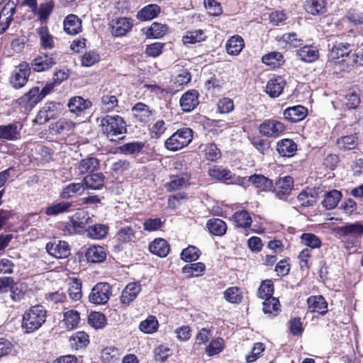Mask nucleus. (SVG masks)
I'll return each instance as SVG.
<instances>
[{"label":"nucleus","instance_id":"1","mask_svg":"<svg viewBox=\"0 0 363 363\" xmlns=\"http://www.w3.org/2000/svg\"><path fill=\"white\" fill-rule=\"evenodd\" d=\"M48 311L41 304H36L26 310L22 316L21 328L25 334L38 330L46 322Z\"/></svg>","mask_w":363,"mask_h":363},{"label":"nucleus","instance_id":"2","mask_svg":"<svg viewBox=\"0 0 363 363\" xmlns=\"http://www.w3.org/2000/svg\"><path fill=\"white\" fill-rule=\"evenodd\" d=\"M55 86L57 85L55 82H51L46 84L41 91H40L38 86H33L27 93L16 99V104L17 107L23 113L30 111L40 101L54 90Z\"/></svg>","mask_w":363,"mask_h":363},{"label":"nucleus","instance_id":"3","mask_svg":"<svg viewBox=\"0 0 363 363\" xmlns=\"http://www.w3.org/2000/svg\"><path fill=\"white\" fill-rule=\"evenodd\" d=\"M336 234L341 239L344 247L351 250L361 243L363 237V222L346 223L335 230Z\"/></svg>","mask_w":363,"mask_h":363},{"label":"nucleus","instance_id":"4","mask_svg":"<svg viewBox=\"0 0 363 363\" xmlns=\"http://www.w3.org/2000/svg\"><path fill=\"white\" fill-rule=\"evenodd\" d=\"M100 126L102 133L111 140L115 137L123 135L127 132V125L124 118L118 115H106L101 120Z\"/></svg>","mask_w":363,"mask_h":363},{"label":"nucleus","instance_id":"5","mask_svg":"<svg viewBox=\"0 0 363 363\" xmlns=\"http://www.w3.org/2000/svg\"><path fill=\"white\" fill-rule=\"evenodd\" d=\"M194 133V130L190 128H179L165 140L164 146L170 152L181 150L192 142Z\"/></svg>","mask_w":363,"mask_h":363},{"label":"nucleus","instance_id":"6","mask_svg":"<svg viewBox=\"0 0 363 363\" xmlns=\"http://www.w3.org/2000/svg\"><path fill=\"white\" fill-rule=\"evenodd\" d=\"M90 219L86 212H77L74 215L69 217L67 222L61 224L59 228L62 235L71 236L77 234H82L86 228L88 220Z\"/></svg>","mask_w":363,"mask_h":363},{"label":"nucleus","instance_id":"7","mask_svg":"<svg viewBox=\"0 0 363 363\" xmlns=\"http://www.w3.org/2000/svg\"><path fill=\"white\" fill-rule=\"evenodd\" d=\"M90 219L86 212H77L74 215L69 217L67 222L61 224L59 228L62 235L71 236L77 234H82L86 228L88 220Z\"/></svg>","mask_w":363,"mask_h":363},{"label":"nucleus","instance_id":"8","mask_svg":"<svg viewBox=\"0 0 363 363\" xmlns=\"http://www.w3.org/2000/svg\"><path fill=\"white\" fill-rule=\"evenodd\" d=\"M90 219L86 212H77L74 215L69 217L67 222L61 224L59 228L62 235L71 236L77 234H82L86 228L88 220Z\"/></svg>","mask_w":363,"mask_h":363},{"label":"nucleus","instance_id":"9","mask_svg":"<svg viewBox=\"0 0 363 363\" xmlns=\"http://www.w3.org/2000/svg\"><path fill=\"white\" fill-rule=\"evenodd\" d=\"M113 287L108 282H98L91 289L88 301L94 306L106 304L112 296Z\"/></svg>","mask_w":363,"mask_h":363},{"label":"nucleus","instance_id":"10","mask_svg":"<svg viewBox=\"0 0 363 363\" xmlns=\"http://www.w3.org/2000/svg\"><path fill=\"white\" fill-rule=\"evenodd\" d=\"M286 130L285 125L274 118L264 120L258 126L259 133L267 138H277Z\"/></svg>","mask_w":363,"mask_h":363},{"label":"nucleus","instance_id":"11","mask_svg":"<svg viewBox=\"0 0 363 363\" xmlns=\"http://www.w3.org/2000/svg\"><path fill=\"white\" fill-rule=\"evenodd\" d=\"M294 186V178L291 176H284L278 177L275 182H273L272 192L277 198L286 201L291 195Z\"/></svg>","mask_w":363,"mask_h":363},{"label":"nucleus","instance_id":"12","mask_svg":"<svg viewBox=\"0 0 363 363\" xmlns=\"http://www.w3.org/2000/svg\"><path fill=\"white\" fill-rule=\"evenodd\" d=\"M30 74V64L26 62H23L20 63L18 66L16 67L13 71L9 79V82L14 89H21L27 84Z\"/></svg>","mask_w":363,"mask_h":363},{"label":"nucleus","instance_id":"13","mask_svg":"<svg viewBox=\"0 0 363 363\" xmlns=\"http://www.w3.org/2000/svg\"><path fill=\"white\" fill-rule=\"evenodd\" d=\"M170 181L164 184L167 192H173L186 189L191 185V174L184 171L177 174H171Z\"/></svg>","mask_w":363,"mask_h":363},{"label":"nucleus","instance_id":"14","mask_svg":"<svg viewBox=\"0 0 363 363\" xmlns=\"http://www.w3.org/2000/svg\"><path fill=\"white\" fill-rule=\"evenodd\" d=\"M55 55V53L50 55L42 53L38 55L31 61L30 69L32 68L36 72H42L51 69L57 63Z\"/></svg>","mask_w":363,"mask_h":363},{"label":"nucleus","instance_id":"15","mask_svg":"<svg viewBox=\"0 0 363 363\" xmlns=\"http://www.w3.org/2000/svg\"><path fill=\"white\" fill-rule=\"evenodd\" d=\"M76 125V123L72 119L60 118L50 125V130L55 135L66 137L71 135L74 133Z\"/></svg>","mask_w":363,"mask_h":363},{"label":"nucleus","instance_id":"16","mask_svg":"<svg viewBox=\"0 0 363 363\" xmlns=\"http://www.w3.org/2000/svg\"><path fill=\"white\" fill-rule=\"evenodd\" d=\"M134 26V20L128 17H119L113 21L111 34L115 37H123L130 33Z\"/></svg>","mask_w":363,"mask_h":363},{"label":"nucleus","instance_id":"17","mask_svg":"<svg viewBox=\"0 0 363 363\" xmlns=\"http://www.w3.org/2000/svg\"><path fill=\"white\" fill-rule=\"evenodd\" d=\"M199 104V93L196 89H189L184 92L180 99L179 106L184 113L194 110Z\"/></svg>","mask_w":363,"mask_h":363},{"label":"nucleus","instance_id":"18","mask_svg":"<svg viewBox=\"0 0 363 363\" xmlns=\"http://www.w3.org/2000/svg\"><path fill=\"white\" fill-rule=\"evenodd\" d=\"M142 290L140 282H130L123 289L120 296V303L123 308H127L136 299Z\"/></svg>","mask_w":363,"mask_h":363},{"label":"nucleus","instance_id":"19","mask_svg":"<svg viewBox=\"0 0 363 363\" xmlns=\"http://www.w3.org/2000/svg\"><path fill=\"white\" fill-rule=\"evenodd\" d=\"M45 248L49 255L57 259H64L70 255L69 245L67 242L64 240L49 242Z\"/></svg>","mask_w":363,"mask_h":363},{"label":"nucleus","instance_id":"20","mask_svg":"<svg viewBox=\"0 0 363 363\" xmlns=\"http://www.w3.org/2000/svg\"><path fill=\"white\" fill-rule=\"evenodd\" d=\"M134 119L141 123H148L153 116L155 110L143 102L136 103L131 108Z\"/></svg>","mask_w":363,"mask_h":363},{"label":"nucleus","instance_id":"21","mask_svg":"<svg viewBox=\"0 0 363 363\" xmlns=\"http://www.w3.org/2000/svg\"><path fill=\"white\" fill-rule=\"evenodd\" d=\"M16 11V5L13 2H8L4 6L0 11V34H4L9 29L13 21Z\"/></svg>","mask_w":363,"mask_h":363},{"label":"nucleus","instance_id":"22","mask_svg":"<svg viewBox=\"0 0 363 363\" xmlns=\"http://www.w3.org/2000/svg\"><path fill=\"white\" fill-rule=\"evenodd\" d=\"M310 313L325 315L328 311V302L322 295L310 296L306 301Z\"/></svg>","mask_w":363,"mask_h":363},{"label":"nucleus","instance_id":"23","mask_svg":"<svg viewBox=\"0 0 363 363\" xmlns=\"http://www.w3.org/2000/svg\"><path fill=\"white\" fill-rule=\"evenodd\" d=\"M307 115V108L301 105L289 107L283 112L284 119L291 123H296L303 121Z\"/></svg>","mask_w":363,"mask_h":363},{"label":"nucleus","instance_id":"24","mask_svg":"<svg viewBox=\"0 0 363 363\" xmlns=\"http://www.w3.org/2000/svg\"><path fill=\"white\" fill-rule=\"evenodd\" d=\"M351 47L352 45L348 43H335L329 51L330 60L339 64L340 60L345 57H348L352 51Z\"/></svg>","mask_w":363,"mask_h":363},{"label":"nucleus","instance_id":"25","mask_svg":"<svg viewBox=\"0 0 363 363\" xmlns=\"http://www.w3.org/2000/svg\"><path fill=\"white\" fill-rule=\"evenodd\" d=\"M286 82L281 76H274L269 79L265 86V92L271 98L279 96L286 86Z\"/></svg>","mask_w":363,"mask_h":363},{"label":"nucleus","instance_id":"26","mask_svg":"<svg viewBox=\"0 0 363 363\" xmlns=\"http://www.w3.org/2000/svg\"><path fill=\"white\" fill-rule=\"evenodd\" d=\"M149 251L161 258L166 257L170 252V245L164 238H156L148 245Z\"/></svg>","mask_w":363,"mask_h":363},{"label":"nucleus","instance_id":"27","mask_svg":"<svg viewBox=\"0 0 363 363\" xmlns=\"http://www.w3.org/2000/svg\"><path fill=\"white\" fill-rule=\"evenodd\" d=\"M105 176L101 172L91 173L85 176L82 182L85 189L100 190L105 184Z\"/></svg>","mask_w":363,"mask_h":363},{"label":"nucleus","instance_id":"28","mask_svg":"<svg viewBox=\"0 0 363 363\" xmlns=\"http://www.w3.org/2000/svg\"><path fill=\"white\" fill-rule=\"evenodd\" d=\"M296 55L302 62H313L319 58V50L313 45H303L296 50Z\"/></svg>","mask_w":363,"mask_h":363},{"label":"nucleus","instance_id":"29","mask_svg":"<svg viewBox=\"0 0 363 363\" xmlns=\"http://www.w3.org/2000/svg\"><path fill=\"white\" fill-rule=\"evenodd\" d=\"M65 32L70 35H75L82 31V21L75 14L67 15L63 21Z\"/></svg>","mask_w":363,"mask_h":363},{"label":"nucleus","instance_id":"30","mask_svg":"<svg viewBox=\"0 0 363 363\" xmlns=\"http://www.w3.org/2000/svg\"><path fill=\"white\" fill-rule=\"evenodd\" d=\"M100 168V161L96 157L88 156L82 159L77 164L79 174L84 175L96 172Z\"/></svg>","mask_w":363,"mask_h":363},{"label":"nucleus","instance_id":"31","mask_svg":"<svg viewBox=\"0 0 363 363\" xmlns=\"http://www.w3.org/2000/svg\"><path fill=\"white\" fill-rule=\"evenodd\" d=\"M276 150L281 157H291L297 152V144L292 139L284 138L277 143Z\"/></svg>","mask_w":363,"mask_h":363},{"label":"nucleus","instance_id":"32","mask_svg":"<svg viewBox=\"0 0 363 363\" xmlns=\"http://www.w3.org/2000/svg\"><path fill=\"white\" fill-rule=\"evenodd\" d=\"M92 106V103L89 99H84L83 97L76 96L70 98L67 103V106L70 112L79 116L82 112L89 109Z\"/></svg>","mask_w":363,"mask_h":363},{"label":"nucleus","instance_id":"33","mask_svg":"<svg viewBox=\"0 0 363 363\" xmlns=\"http://www.w3.org/2000/svg\"><path fill=\"white\" fill-rule=\"evenodd\" d=\"M162 12L161 7L156 4H150L140 9L136 18L140 21H151L157 18Z\"/></svg>","mask_w":363,"mask_h":363},{"label":"nucleus","instance_id":"34","mask_svg":"<svg viewBox=\"0 0 363 363\" xmlns=\"http://www.w3.org/2000/svg\"><path fill=\"white\" fill-rule=\"evenodd\" d=\"M303 9L311 15L322 16L327 12V1L326 0H306Z\"/></svg>","mask_w":363,"mask_h":363},{"label":"nucleus","instance_id":"35","mask_svg":"<svg viewBox=\"0 0 363 363\" xmlns=\"http://www.w3.org/2000/svg\"><path fill=\"white\" fill-rule=\"evenodd\" d=\"M106 250L99 245H91L85 252L87 262L91 263H101L106 260Z\"/></svg>","mask_w":363,"mask_h":363},{"label":"nucleus","instance_id":"36","mask_svg":"<svg viewBox=\"0 0 363 363\" xmlns=\"http://www.w3.org/2000/svg\"><path fill=\"white\" fill-rule=\"evenodd\" d=\"M345 104L348 109L357 108L361 103V90L357 86H352L346 91Z\"/></svg>","mask_w":363,"mask_h":363},{"label":"nucleus","instance_id":"37","mask_svg":"<svg viewBox=\"0 0 363 363\" xmlns=\"http://www.w3.org/2000/svg\"><path fill=\"white\" fill-rule=\"evenodd\" d=\"M72 207V202L63 199V201L54 203L45 208V213L48 216H56L70 212Z\"/></svg>","mask_w":363,"mask_h":363},{"label":"nucleus","instance_id":"38","mask_svg":"<svg viewBox=\"0 0 363 363\" xmlns=\"http://www.w3.org/2000/svg\"><path fill=\"white\" fill-rule=\"evenodd\" d=\"M262 62L274 69L281 67L285 63L283 54L277 51H272L262 57Z\"/></svg>","mask_w":363,"mask_h":363},{"label":"nucleus","instance_id":"39","mask_svg":"<svg viewBox=\"0 0 363 363\" xmlns=\"http://www.w3.org/2000/svg\"><path fill=\"white\" fill-rule=\"evenodd\" d=\"M67 292L72 301H80L83 296L82 281L78 277H70L68 283Z\"/></svg>","mask_w":363,"mask_h":363},{"label":"nucleus","instance_id":"40","mask_svg":"<svg viewBox=\"0 0 363 363\" xmlns=\"http://www.w3.org/2000/svg\"><path fill=\"white\" fill-rule=\"evenodd\" d=\"M245 47L243 38L239 35L231 36L225 43L226 52L232 56L238 55Z\"/></svg>","mask_w":363,"mask_h":363},{"label":"nucleus","instance_id":"41","mask_svg":"<svg viewBox=\"0 0 363 363\" xmlns=\"http://www.w3.org/2000/svg\"><path fill=\"white\" fill-rule=\"evenodd\" d=\"M232 220L236 227L245 230L250 228L252 222L250 214L245 209L235 211L232 216Z\"/></svg>","mask_w":363,"mask_h":363},{"label":"nucleus","instance_id":"42","mask_svg":"<svg viewBox=\"0 0 363 363\" xmlns=\"http://www.w3.org/2000/svg\"><path fill=\"white\" fill-rule=\"evenodd\" d=\"M259 135H252L248 137L250 144L262 155H266L271 149L272 143L267 138Z\"/></svg>","mask_w":363,"mask_h":363},{"label":"nucleus","instance_id":"43","mask_svg":"<svg viewBox=\"0 0 363 363\" xmlns=\"http://www.w3.org/2000/svg\"><path fill=\"white\" fill-rule=\"evenodd\" d=\"M262 306L263 313L271 318L277 316L281 312V304L276 297L264 299Z\"/></svg>","mask_w":363,"mask_h":363},{"label":"nucleus","instance_id":"44","mask_svg":"<svg viewBox=\"0 0 363 363\" xmlns=\"http://www.w3.org/2000/svg\"><path fill=\"white\" fill-rule=\"evenodd\" d=\"M248 181L262 191H271L273 187V181L262 174H255L249 177Z\"/></svg>","mask_w":363,"mask_h":363},{"label":"nucleus","instance_id":"45","mask_svg":"<svg viewBox=\"0 0 363 363\" xmlns=\"http://www.w3.org/2000/svg\"><path fill=\"white\" fill-rule=\"evenodd\" d=\"M84 190V188L82 182L69 183L62 189L60 193V198L68 200L72 198L74 195H82Z\"/></svg>","mask_w":363,"mask_h":363},{"label":"nucleus","instance_id":"46","mask_svg":"<svg viewBox=\"0 0 363 363\" xmlns=\"http://www.w3.org/2000/svg\"><path fill=\"white\" fill-rule=\"evenodd\" d=\"M206 228L209 233L216 236H222L227 231V224L222 219L212 218L208 220Z\"/></svg>","mask_w":363,"mask_h":363},{"label":"nucleus","instance_id":"47","mask_svg":"<svg viewBox=\"0 0 363 363\" xmlns=\"http://www.w3.org/2000/svg\"><path fill=\"white\" fill-rule=\"evenodd\" d=\"M186 264L182 269V272L186 274V278L203 276L206 271V265L203 262H196Z\"/></svg>","mask_w":363,"mask_h":363},{"label":"nucleus","instance_id":"48","mask_svg":"<svg viewBox=\"0 0 363 363\" xmlns=\"http://www.w3.org/2000/svg\"><path fill=\"white\" fill-rule=\"evenodd\" d=\"M208 174L212 179L218 181H228L233 179L232 172L222 166L214 165L213 167L209 168Z\"/></svg>","mask_w":363,"mask_h":363},{"label":"nucleus","instance_id":"49","mask_svg":"<svg viewBox=\"0 0 363 363\" xmlns=\"http://www.w3.org/2000/svg\"><path fill=\"white\" fill-rule=\"evenodd\" d=\"M315 195H317V194L315 192L313 189L307 187L298 194L297 199L301 206L303 207H309L316 203Z\"/></svg>","mask_w":363,"mask_h":363},{"label":"nucleus","instance_id":"50","mask_svg":"<svg viewBox=\"0 0 363 363\" xmlns=\"http://www.w3.org/2000/svg\"><path fill=\"white\" fill-rule=\"evenodd\" d=\"M169 27L167 24L153 22L147 29L146 35L148 38H162L167 33Z\"/></svg>","mask_w":363,"mask_h":363},{"label":"nucleus","instance_id":"51","mask_svg":"<svg viewBox=\"0 0 363 363\" xmlns=\"http://www.w3.org/2000/svg\"><path fill=\"white\" fill-rule=\"evenodd\" d=\"M207 36L201 29L188 30L182 37V42L184 45L196 44L206 40Z\"/></svg>","mask_w":363,"mask_h":363},{"label":"nucleus","instance_id":"52","mask_svg":"<svg viewBox=\"0 0 363 363\" xmlns=\"http://www.w3.org/2000/svg\"><path fill=\"white\" fill-rule=\"evenodd\" d=\"M277 40L284 43L285 47L288 49L300 48L303 45V40L298 38L297 34L294 32L284 33L280 38H277Z\"/></svg>","mask_w":363,"mask_h":363},{"label":"nucleus","instance_id":"53","mask_svg":"<svg viewBox=\"0 0 363 363\" xmlns=\"http://www.w3.org/2000/svg\"><path fill=\"white\" fill-rule=\"evenodd\" d=\"M336 144L344 150L355 149L358 145V137L357 133L340 137L337 139Z\"/></svg>","mask_w":363,"mask_h":363},{"label":"nucleus","instance_id":"54","mask_svg":"<svg viewBox=\"0 0 363 363\" xmlns=\"http://www.w3.org/2000/svg\"><path fill=\"white\" fill-rule=\"evenodd\" d=\"M274 284L272 280L265 279L261 281L257 291V296L260 299L273 298Z\"/></svg>","mask_w":363,"mask_h":363},{"label":"nucleus","instance_id":"55","mask_svg":"<svg viewBox=\"0 0 363 363\" xmlns=\"http://www.w3.org/2000/svg\"><path fill=\"white\" fill-rule=\"evenodd\" d=\"M224 298L230 303L238 304L242 301L243 294L238 286H230L223 292Z\"/></svg>","mask_w":363,"mask_h":363},{"label":"nucleus","instance_id":"56","mask_svg":"<svg viewBox=\"0 0 363 363\" xmlns=\"http://www.w3.org/2000/svg\"><path fill=\"white\" fill-rule=\"evenodd\" d=\"M159 323L155 315H150L147 318L142 320L139 324V329L145 334H152L157 331Z\"/></svg>","mask_w":363,"mask_h":363},{"label":"nucleus","instance_id":"57","mask_svg":"<svg viewBox=\"0 0 363 363\" xmlns=\"http://www.w3.org/2000/svg\"><path fill=\"white\" fill-rule=\"evenodd\" d=\"M342 192L337 189H333L325 196L323 201H322L323 206L326 209H333L335 208L342 198Z\"/></svg>","mask_w":363,"mask_h":363},{"label":"nucleus","instance_id":"58","mask_svg":"<svg viewBox=\"0 0 363 363\" xmlns=\"http://www.w3.org/2000/svg\"><path fill=\"white\" fill-rule=\"evenodd\" d=\"M116 238L121 244L134 242L136 239L135 230L131 226L121 228L117 232Z\"/></svg>","mask_w":363,"mask_h":363},{"label":"nucleus","instance_id":"59","mask_svg":"<svg viewBox=\"0 0 363 363\" xmlns=\"http://www.w3.org/2000/svg\"><path fill=\"white\" fill-rule=\"evenodd\" d=\"M225 341L223 337H218L212 339L206 347L208 356L212 357L220 353L225 348Z\"/></svg>","mask_w":363,"mask_h":363},{"label":"nucleus","instance_id":"60","mask_svg":"<svg viewBox=\"0 0 363 363\" xmlns=\"http://www.w3.org/2000/svg\"><path fill=\"white\" fill-rule=\"evenodd\" d=\"M63 317V322L66 328L69 330L75 328L80 321L79 313L74 309L65 311Z\"/></svg>","mask_w":363,"mask_h":363},{"label":"nucleus","instance_id":"61","mask_svg":"<svg viewBox=\"0 0 363 363\" xmlns=\"http://www.w3.org/2000/svg\"><path fill=\"white\" fill-rule=\"evenodd\" d=\"M40 45L43 49H52L55 43L52 35L49 33L48 26H41L38 30Z\"/></svg>","mask_w":363,"mask_h":363},{"label":"nucleus","instance_id":"62","mask_svg":"<svg viewBox=\"0 0 363 363\" xmlns=\"http://www.w3.org/2000/svg\"><path fill=\"white\" fill-rule=\"evenodd\" d=\"M145 147V143L140 141L127 143L119 147V150L124 155H138Z\"/></svg>","mask_w":363,"mask_h":363},{"label":"nucleus","instance_id":"63","mask_svg":"<svg viewBox=\"0 0 363 363\" xmlns=\"http://www.w3.org/2000/svg\"><path fill=\"white\" fill-rule=\"evenodd\" d=\"M18 135V131L16 123L0 125V139L13 140L17 138Z\"/></svg>","mask_w":363,"mask_h":363},{"label":"nucleus","instance_id":"64","mask_svg":"<svg viewBox=\"0 0 363 363\" xmlns=\"http://www.w3.org/2000/svg\"><path fill=\"white\" fill-rule=\"evenodd\" d=\"M108 227L104 224H95L87 230L89 238L95 240L104 239L108 233Z\"/></svg>","mask_w":363,"mask_h":363}]
</instances>
